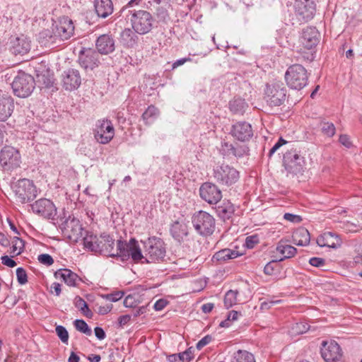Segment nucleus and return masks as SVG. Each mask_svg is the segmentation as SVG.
<instances>
[{
  "label": "nucleus",
  "instance_id": "11",
  "mask_svg": "<svg viewBox=\"0 0 362 362\" xmlns=\"http://www.w3.org/2000/svg\"><path fill=\"white\" fill-rule=\"evenodd\" d=\"M21 155L12 146H4L0 151V164L4 171H10L20 167Z\"/></svg>",
  "mask_w": 362,
  "mask_h": 362
},
{
  "label": "nucleus",
  "instance_id": "63",
  "mask_svg": "<svg viewBox=\"0 0 362 362\" xmlns=\"http://www.w3.org/2000/svg\"><path fill=\"white\" fill-rule=\"evenodd\" d=\"M168 304L167 300L164 299L158 300L153 305V308L156 310L160 311L162 310Z\"/></svg>",
  "mask_w": 362,
  "mask_h": 362
},
{
  "label": "nucleus",
  "instance_id": "54",
  "mask_svg": "<svg viewBox=\"0 0 362 362\" xmlns=\"http://www.w3.org/2000/svg\"><path fill=\"white\" fill-rule=\"evenodd\" d=\"M355 251L356 255L354 257V262L356 264H362V243L356 245Z\"/></svg>",
  "mask_w": 362,
  "mask_h": 362
},
{
  "label": "nucleus",
  "instance_id": "60",
  "mask_svg": "<svg viewBox=\"0 0 362 362\" xmlns=\"http://www.w3.org/2000/svg\"><path fill=\"white\" fill-rule=\"evenodd\" d=\"M286 144V141H285L283 138H280L279 141L274 145V146L270 149L269 156H272L281 146Z\"/></svg>",
  "mask_w": 362,
  "mask_h": 362
},
{
  "label": "nucleus",
  "instance_id": "62",
  "mask_svg": "<svg viewBox=\"0 0 362 362\" xmlns=\"http://www.w3.org/2000/svg\"><path fill=\"white\" fill-rule=\"evenodd\" d=\"M339 141L342 145H344L346 148H350L352 146V143L350 141V138L346 134L340 135Z\"/></svg>",
  "mask_w": 362,
  "mask_h": 362
},
{
  "label": "nucleus",
  "instance_id": "49",
  "mask_svg": "<svg viewBox=\"0 0 362 362\" xmlns=\"http://www.w3.org/2000/svg\"><path fill=\"white\" fill-rule=\"evenodd\" d=\"M16 276L18 282L21 285H23L28 281V276L25 270L22 267H18L16 269Z\"/></svg>",
  "mask_w": 362,
  "mask_h": 362
},
{
  "label": "nucleus",
  "instance_id": "15",
  "mask_svg": "<svg viewBox=\"0 0 362 362\" xmlns=\"http://www.w3.org/2000/svg\"><path fill=\"white\" fill-rule=\"evenodd\" d=\"M33 211L47 219H54L57 209L53 202L47 199H40L31 205Z\"/></svg>",
  "mask_w": 362,
  "mask_h": 362
},
{
  "label": "nucleus",
  "instance_id": "6",
  "mask_svg": "<svg viewBox=\"0 0 362 362\" xmlns=\"http://www.w3.org/2000/svg\"><path fill=\"white\" fill-rule=\"evenodd\" d=\"M192 222L196 231L201 235H210L215 230V219L206 211H199L195 213Z\"/></svg>",
  "mask_w": 362,
  "mask_h": 362
},
{
  "label": "nucleus",
  "instance_id": "5",
  "mask_svg": "<svg viewBox=\"0 0 362 362\" xmlns=\"http://www.w3.org/2000/svg\"><path fill=\"white\" fill-rule=\"evenodd\" d=\"M111 257L120 256L122 257H131L133 261L138 262L145 259V255L142 254L138 242L132 238L128 243L121 240L117 242V252L115 254H110Z\"/></svg>",
  "mask_w": 362,
  "mask_h": 362
},
{
  "label": "nucleus",
  "instance_id": "27",
  "mask_svg": "<svg viewBox=\"0 0 362 362\" xmlns=\"http://www.w3.org/2000/svg\"><path fill=\"white\" fill-rule=\"evenodd\" d=\"M96 48L98 52L107 54L115 50V40L111 35H102L96 40Z\"/></svg>",
  "mask_w": 362,
  "mask_h": 362
},
{
  "label": "nucleus",
  "instance_id": "45",
  "mask_svg": "<svg viewBox=\"0 0 362 362\" xmlns=\"http://www.w3.org/2000/svg\"><path fill=\"white\" fill-rule=\"evenodd\" d=\"M76 329L87 335L91 334V330L83 320H76L74 322Z\"/></svg>",
  "mask_w": 362,
  "mask_h": 362
},
{
  "label": "nucleus",
  "instance_id": "29",
  "mask_svg": "<svg viewBox=\"0 0 362 362\" xmlns=\"http://www.w3.org/2000/svg\"><path fill=\"white\" fill-rule=\"evenodd\" d=\"M310 236L308 230L305 228H299L292 235V242L298 246H305L310 243Z\"/></svg>",
  "mask_w": 362,
  "mask_h": 362
},
{
  "label": "nucleus",
  "instance_id": "50",
  "mask_svg": "<svg viewBox=\"0 0 362 362\" xmlns=\"http://www.w3.org/2000/svg\"><path fill=\"white\" fill-rule=\"evenodd\" d=\"M123 296L124 293L122 291H116L112 293L103 295V298L110 302H117L120 300Z\"/></svg>",
  "mask_w": 362,
  "mask_h": 362
},
{
  "label": "nucleus",
  "instance_id": "21",
  "mask_svg": "<svg viewBox=\"0 0 362 362\" xmlns=\"http://www.w3.org/2000/svg\"><path fill=\"white\" fill-rule=\"evenodd\" d=\"M74 32V26L71 20L67 17H64L56 25L55 33L57 38L62 40L69 39Z\"/></svg>",
  "mask_w": 362,
  "mask_h": 362
},
{
  "label": "nucleus",
  "instance_id": "56",
  "mask_svg": "<svg viewBox=\"0 0 362 362\" xmlns=\"http://www.w3.org/2000/svg\"><path fill=\"white\" fill-rule=\"evenodd\" d=\"M258 242L259 238L256 235L248 236L245 239V245L247 248H253Z\"/></svg>",
  "mask_w": 362,
  "mask_h": 362
},
{
  "label": "nucleus",
  "instance_id": "34",
  "mask_svg": "<svg viewBox=\"0 0 362 362\" xmlns=\"http://www.w3.org/2000/svg\"><path fill=\"white\" fill-rule=\"evenodd\" d=\"M247 107V103L242 98H235L229 103L230 110L235 115H243Z\"/></svg>",
  "mask_w": 362,
  "mask_h": 362
},
{
  "label": "nucleus",
  "instance_id": "2",
  "mask_svg": "<svg viewBox=\"0 0 362 362\" xmlns=\"http://www.w3.org/2000/svg\"><path fill=\"white\" fill-rule=\"evenodd\" d=\"M287 89L281 81H275L266 84L264 90V100L270 107H279L286 99Z\"/></svg>",
  "mask_w": 362,
  "mask_h": 362
},
{
  "label": "nucleus",
  "instance_id": "3",
  "mask_svg": "<svg viewBox=\"0 0 362 362\" xmlns=\"http://www.w3.org/2000/svg\"><path fill=\"white\" fill-rule=\"evenodd\" d=\"M285 80L289 88L299 90L307 86L308 74L303 66L298 64H293L286 71Z\"/></svg>",
  "mask_w": 362,
  "mask_h": 362
},
{
  "label": "nucleus",
  "instance_id": "46",
  "mask_svg": "<svg viewBox=\"0 0 362 362\" xmlns=\"http://www.w3.org/2000/svg\"><path fill=\"white\" fill-rule=\"evenodd\" d=\"M56 333L59 338L61 339V341L67 344L68 340H69V333L66 330V329L62 325H58L56 327Z\"/></svg>",
  "mask_w": 362,
  "mask_h": 362
},
{
  "label": "nucleus",
  "instance_id": "47",
  "mask_svg": "<svg viewBox=\"0 0 362 362\" xmlns=\"http://www.w3.org/2000/svg\"><path fill=\"white\" fill-rule=\"evenodd\" d=\"M233 148L234 146L232 144L223 141L221 143V148L220 151L223 156H232Z\"/></svg>",
  "mask_w": 362,
  "mask_h": 362
},
{
  "label": "nucleus",
  "instance_id": "51",
  "mask_svg": "<svg viewBox=\"0 0 362 362\" xmlns=\"http://www.w3.org/2000/svg\"><path fill=\"white\" fill-rule=\"evenodd\" d=\"M193 349L192 347L189 348L186 351L180 353L178 356L180 359L183 362H189L194 357Z\"/></svg>",
  "mask_w": 362,
  "mask_h": 362
},
{
  "label": "nucleus",
  "instance_id": "25",
  "mask_svg": "<svg viewBox=\"0 0 362 362\" xmlns=\"http://www.w3.org/2000/svg\"><path fill=\"white\" fill-rule=\"evenodd\" d=\"M56 279H61L69 286H77L81 281V278L69 269H59L54 273Z\"/></svg>",
  "mask_w": 362,
  "mask_h": 362
},
{
  "label": "nucleus",
  "instance_id": "32",
  "mask_svg": "<svg viewBox=\"0 0 362 362\" xmlns=\"http://www.w3.org/2000/svg\"><path fill=\"white\" fill-rule=\"evenodd\" d=\"M235 211V206L229 201H224L216 207L218 216L224 221L231 218Z\"/></svg>",
  "mask_w": 362,
  "mask_h": 362
},
{
  "label": "nucleus",
  "instance_id": "26",
  "mask_svg": "<svg viewBox=\"0 0 362 362\" xmlns=\"http://www.w3.org/2000/svg\"><path fill=\"white\" fill-rule=\"evenodd\" d=\"M317 243L321 247L337 248L341 245V240L334 233L325 232L317 237Z\"/></svg>",
  "mask_w": 362,
  "mask_h": 362
},
{
  "label": "nucleus",
  "instance_id": "61",
  "mask_svg": "<svg viewBox=\"0 0 362 362\" xmlns=\"http://www.w3.org/2000/svg\"><path fill=\"white\" fill-rule=\"evenodd\" d=\"M1 263L8 267H14L16 265V262L11 259L8 256L4 255L1 257Z\"/></svg>",
  "mask_w": 362,
  "mask_h": 362
},
{
  "label": "nucleus",
  "instance_id": "41",
  "mask_svg": "<svg viewBox=\"0 0 362 362\" xmlns=\"http://www.w3.org/2000/svg\"><path fill=\"white\" fill-rule=\"evenodd\" d=\"M121 37L127 46L132 47L136 43L135 37L136 36L131 29H124L121 34Z\"/></svg>",
  "mask_w": 362,
  "mask_h": 362
},
{
  "label": "nucleus",
  "instance_id": "44",
  "mask_svg": "<svg viewBox=\"0 0 362 362\" xmlns=\"http://www.w3.org/2000/svg\"><path fill=\"white\" fill-rule=\"evenodd\" d=\"M74 305L78 308L85 315L88 316L90 313L88 309L87 303L80 296H76L74 299Z\"/></svg>",
  "mask_w": 362,
  "mask_h": 362
},
{
  "label": "nucleus",
  "instance_id": "35",
  "mask_svg": "<svg viewBox=\"0 0 362 362\" xmlns=\"http://www.w3.org/2000/svg\"><path fill=\"white\" fill-rule=\"evenodd\" d=\"M57 37L56 33L52 35V32L49 30H44L39 34V42L45 47H50L56 43Z\"/></svg>",
  "mask_w": 362,
  "mask_h": 362
},
{
  "label": "nucleus",
  "instance_id": "59",
  "mask_svg": "<svg viewBox=\"0 0 362 362\" xmlns=\"http://www.w3.org/2000/svg\"><path fill=\"white\" fill-rule=\"evenodd\" d=\"M309 262L312 266L316 267H323L325 264V260L320 257H312L310 259Z\"/></svg>",
  "mask_w": 362,
  "mask_h": 362
},
{
  "label": "nucleus",
  "instance_id": "14",
  "mask_svg": "<svg viewBox=\"0 0 362 362\" xmlns=\"http://www.w3.org/2000/svg\"><path fill=\"white\" fill-rule=\"evenodd\" d=\"M63 233L72 242H78L83 236V228L80 221L69 216L62 224Z\"/></svg>",
  "mask_w": 362,
  "mask_h": 362
},
{
  "label": "nucleus",
  "instance_id": "37",
  "mask_svg": "<svg viewBox=\"0 0 362 362\" xmlns=\"http://www.w3.org/2000/svg\"><path fill=\"white\" fill-rule=\"evenodd\" d=\"M159 111L157 107L153 105L149 106L143 113L142 118L145 123L148 125L151 124L155 119L158 116Z\"/></svg>",
  "mask_w": 362,
  "mask_h": 362
},
{
  "label": "nucleus",
  "instance_id": "19",
  "mask_svg": "<svg viewBox=\"0 0 362 362\" xmlns=\"http://www.w3.org/2000/svg\"><path fill=\"white\" fill-rule=\"evenodd\" d=\"M62 83L66 90L77 89L81 83L79 71L75 69H68L62 74Z\"/></svg>",
  "mask_w": 362,
  "mask_h": 362
},
{
  "label": "nucleus",
  "instance_id": "22",
  "mask_svg": "<svg viewBox=\"0 0 362 362\" xmlns=\"http://www.w3.org/2000/svg\"><path fill=\"white\" fill-rule=\"evenodd\" d=\"M319 37L320 33L315 28L307 27L303 30L300 42L305 48L311 49L318 44Z\"/></svg>",
  "mask_w": 362,
  "mask_h": 362
},
{
  "label": "nucleus",
  "instance_id": "30",
  "mask_svg": "<svg viewBox=\"0 0 362 362\" xmlns=\"http://www.w3.org/2000/svg\"><path fill=\"white\" fill-rule=\"evenodd\" d=\"M14 108L13 100L11 98H0V121H6L12 114Z\"/></svg>",
  "mask_w": 362,
  "mask_h": 362
},
{
  "label": "nucleus",
  "instance_id": "40",
  "mask_svg": "<svg viewBox=\"0 0 362 362\" xmlns=\"http://www.w3.org/2000/svg\"><path fill=\"white\" fill-rule=\"evenodd\" d=\"M238 292L237 291L229 290L226 292L224 297V305L228 309L233 305H235L238 302L237 296Z\"/></svg>",
  "mask_w": 362,
  "mask_h": 362
},
{
  "label": "nucleus",
  "instance_id": "52",
  "mask_svg": "<svg viewBox=\"0 0 362 362\" xmlns=\"http://www.w3.org/2000/svg\"><path fill=\"white\" fill-rule=\"evenodd\" d=\"M156 15L159 21H165L168 18L167 9L163 6H158L156 11Z\"/></svg>",
  "mask_w": 362,
  "mask_h": 362
},
{
  "label": "nucleus",
  "instance_id": "39",
  "mask_svg": "<svg viewBox=\"0 0 362 362\" xmlns=\"http://www.w3.org/2000/svg\"><path fill=\"white\" fill-rule=\"evenodd\" d=\"M171 233L175 238H182L187 235V226L185 224L175 222L172 226Z\"/></svg>",
  "mask_w": 362,
  "mask_h": 362
},
{
  "label": "nucleus",
  "instance_id": "36",
  "mask_svg": "<svg viewBox=\"0 0 362 362\" xmlns=\"http://www.w3.org/2000/svg\"><path fill=\"white\" fill-rule=\"evenodd\" d=\"M232 362H256L254 356L244 350H238L234 354Z\"/></svg>",
  "mask_w": 362,
  "mask_h": 362
},
{
  "label": "nucleus",
  "instance_id": "42",
  "mask_svg": "<svg viewBox=\"0 0 362 362\" xmlns=\"http://www.w3.org/2000/svg\"><path fill=\"white\" fill-rule=\"evenodd\" d=\"M309 329L310 326L308 323L300 322L292 326L291 332L292 334H302L305 333Z\"/></svg>",
  "mask_w": 362,
  "mask_h": 362
},
{
  "label": "nucleus",
  "instance_id": "53",
  "mask_svg": "<svg viewBox=\"0 0 362 362\" xmlns=\"http://www.w3.org/2000/svg\"><path fill=\"white\" fill-rule=\"evenodd\" d=\"M38 261L46 266H50L54 263V259L49 254H42L37 257Z\"/></svg>",
  "mask_w": 362,
  "mask_h": 362
},
{
  "label": "nucleus",
  "instance_id": "28",
  "mask_svg": "<svg viewBox=\"0 0 362 362\" xmlns=\"http://www.w3.org/2000/svg\"><path fill=\"white\" fill-rule=\"evenodd\" d=\"M95 9L99 17L105 18L113 12V4L111 0H95Z\"/></svg>",
  "mask_w": 362,
  "mask_h": 362
},
{
  "label": "nucleus",
  "instance_id": "33",
  "mask_svg": "<svg viewBox=\"0 0 362 362\" xmlns=\"http://www.w3.org/2000/svg\"><path fill=\"white\" fill-rule=\"evenodd\" d=\"M238 256L237 251L226 248L216 252L212 257L214 262H223L228 259L236 258Z\"/></svg>",
  "mask_w": 362,
  "mask_h": 362
},
{
  "label": "nucleus",
  "instance_id": "4",
  "mask_svg": "<svg viewBox=\"0 0 362 362\" xmlns=\"http://www.w3.org/2000/svg\"><path fill=\"white\" fill-rule=\"evenodd\" d=\"M141 243L144 245L145 259L147 262H156L163 259L166 251L164 243L160 238L152 237Z\"/></svg>",
  "mask_w": 362,
  "mask_h": 362
},
{
  "label": "nucleus",
  "instance_id": "55",
  "mask_svg": "<svg viewBox=\"0 0 362 362\" xmlns=\"http://www.w3.org/2000/svg\"><path fill=\"white\" fill-rule=\"evenodd\" d=\"M277 262L278 260H272L268 262L264 268V274L267 275H272L274 272L275 267H276Z\"/></svg>",
  "mask_w": 362,
  "mask_h": 362
},
{
  "label": "nucleus",
  "instance_id": "23",
  "mask_svg": "<svg viewBox=\"0 0 362 362\" xmlns=\"http://www.w3.org/2000/svg\"><path fill=\"white\" fill-rule=\"evenodd\" d=\"M214 178L218 181H233L239 178V172L228 165H222L214 170Z\"/></svg>",
  "mask_w": 362,
  "mask_h": 362
},
{
  "label": "nucleus",
  "instance_id": "48",
  "mask_svg": "<svg viewBox=\"0 0 362 362\" xmlns=\"http://www.w3.org/2000/svg\"><path fill=\"white\" fill-rule=\"evenodd\" d=\"M239 315H240V313H239L237 311H235V310L230 311L228 313L227 319L224 321H222L220 323V326L223 327H228L230 325V322L236 320L238 319Z\"/></svg>",
  "mask_w": 362,
  "mask_h": 362
},
{
  "label": "nucleus",
  "instance_id": "9",
  "mask_svg": "<svg viewBox=\"0 0 362 362\" xmlns=\"http://www.w3.org/2000/svg\"><path fill=\"white\" fill-rule=\"evenodd\" d=\"M33 77L24 72H19L12 83L14 94L19 98L29 96L35 88Z\"/></svg>",
  "mask_w": 362,
  "mask_h": 362
},
{
  "label": "nucleus",
  "instance_id": "13",
  "mask_svg": "<svg viewBox=\"0 0 362 362\" xmlns=\"http://www.w3.org/2000/svg\"><path fill=\"white\" fill-rule=\"evenodd\" d=\"M115 129L108 119L98 120L94 129V137L102 144H108L114 137Z\"/></svg>",
  "mask_w": 362,
  "mask_h": 362
},
{
  "label": "nucleus",
  "instance_id": "1",
  "mask_svg": "<svg viewBox=\"0 0 362 362\" xmlns=\"http://www.w3.org/2000/svg\"><path fill=\"white\" fill-rule=\"evenodd\" d=\"M84 247L95 252H112L114 245V240L107 234H102L100 237L93 235L92 233H87L83 238Z\"/></svg>",
  "mask_w": 362,
  "mask_h": 362
},
{
  "label": "nucleus",
  "instance_id": "17",
  "mask_svg": "<svg viewBox=\"0 0 362 362\" xmlns=\"http://www.w3.org/2000/svg\"><path fill=\"white\" fill-rule=\"evenodd\" d=\"M199 194L210 204H217L222 198L221 190L213 182H203L199 188Z\"/></svg>",
  "mask_w": 362,
  "mask_h": 362
},
{
  "label": "nucleus",
  "instance_id": "38",
  "mask_svg": "<svg viewBox=\"0 0 362 362\" xmlns=\"http://www.w3.org/2000/svg\"><path fill=\"white\" fill-rule=\"evenodd\" d=\"M11 245V254H12L13 256L19 255L23 252L24 249V241L21 238L18 237L13 238Z\"/></svg>",
  "mask_w": 362,
  "mask_h": 362
},
{
  "label": "nucleus",
  "instance_id": "31",
  "mask_svg": "<svg viewBox=\"0 0 362 362\" xmlns=\"http://www.w3.org/2000/svg\"><path fill=\"white\" fill-rule=\"evenodd\" d=\"M276 251L281 257L279 262H281L285 259L293 257L296 255L297 250L293 246L286 244L283 240H280L276 247Z\"/></svg>",
  "mask_w": 362,
  "mask_h": 362
},
{
  "label": "nucleus",
  "instance_id": "24",
  "mask_svg": "<svg viewBox=\"0 0 362 362\" xmlns=\"http://www.w3.org/2000/svg\"><path fill=\"white\" fill-rule=\"evenodd\" d=\"M10 43V50L15 55L25 54L30 49V41L24 35L11 39Z\"/></svg>",
  "mask_w": 362,
  "mask_h": 362
},
{
  "label": "nucleus",
  "instance_id": "18",
  "mask_svg": "<svg viewBox=\"0 0 362 362\" xmlns=\"http://www.w3.org/2000/svg\"><path fill=\"white\" fill-rule=\"evenodd\" d=\"M321 356L326 362H337L342 356L339 345L334 341H323L321 347Z\"/></svg>",
  "mask_w": 362,
  "mask_h": 362
},
{
  "label": "nucleus",
  "instance_id": "64",
  "mask_svg": "<svg viewBox=\"0 0 362 362\" xmlns=\"http://www.w3.org/2000/svg\"><path fill=\"white\" fill-rule=\"evenodd\" d=\"M245 153V149L240 146H234L232 156L235 157H241Z\"/></svg>",
  "mask_w": 362,
  "mask_h": 362
},
{
  "label": "nucleus",
  "instance_id": "43",
  "mask_svg": "<svg viewBox=\"0 0 362 362\" xmlns=\"http://www.w3.org/2000/svg\"><path fill=\"white\" fill-rule=\"evenodd\" d=\"M320 127L324 134L327 136L332 137L335 134V127L333 123L322 121L320 122Z\"/></svg>",
  "mask_w": 362,
  "mask_h": 362
},
{
  "label": "nucleus",
  "instance_id": "7",
  "mask_svg": "<svg viewBox=\"0 0 362 362\" xmlns=\"http://www.w3.org/2000/svg\"><path fill=\"white\" fill-rule=\"evenodd\" d=\"M130 21L133 30L140 35L148 33L152 30L154 23L152 15L143 10L134 12L131 16Z\"/></svg>",
  "mask_w": 362,
  "mask_h": 362
},
{
  "label": "nucleus",
  "instance_id": "20",
  "mask_svg": "<svg viewBox=\"0 0 362 362\" xmlns=\"http://www.w3.org/2000/svg\"><path fill=\"white\" fill-rule=\"evenodd\" d=\"M230 134L236 139L245 141L253 136L252 126L247 122H238L232 126Z\"/></svg>",
  "mask_w": 362,
  "mask_h": 362
},
{
  "label": "nucleus",
  "instance_id": "58",
  "mask_svg": "<svg viewBox=\"0 0 362 362\" xmlns=\"http://www.w3.org/2000/svg\"><path fill=\"white\" fill-rule=\"evenodd\" d=\"M212 340V337L210 335H206L199 340L197 344V349L200 350L206 345L209 344Z\"/></svg>",
  "mask_w": 362,
  "mask_h": 362
},
{
  "label": "nucleus",
  "instance_id": "57",
  "mask_svg": "<svg viewBox=\"0 0 362 362\" xmlns=\"http://www.w3.org/2000/svg\"><path fill=\"white\" fill-rule=\"evenodd\" d=\"M284 218L292 223H300L302 221V218L300 216L290 213H286L284 215Z\"/></svg>",
  "mask_w": 362,
  "mask_h": 362
},
{
  "label": "nucleus",
  "instance_id": "16",
  "mask_svg": "<svg viewBox=\"0 0 362 362\" xmlns=\"http://www.w3.org/2000/svg\"><path fill=\"white\" fill-rule=\"evenodd\" d=\"M99 53L91 48H83L78 54V62L84 69L93 70L100 64Z\"/></svg>",
  "mask_w": 362,
  "mask_h": 362
},
{
  "label": "nucleus",
  "instance_id": "10",
  "mask_svg": "<svg viewBox=\"0 0 362 362\" xmlns=\"http://www.w3.org/2000/svg\"><path fill=\"white\" fill-rule=\"evenodd\" d=\"M284 164L288 173L298 176L304 172L305 161L296 150H291L284 154Z\"/></svg>",
  "mask_w": 362,
  "mask_h": 362
},
{
  "label": "nucleus",
  "instance_id": "8",
  "mask_svg": "<svg viewBox=\"0 0 362 362\" xmlns=\"http://www.w3.org/2000/svg\"><path fill=\"white\" fill-rule=\"evenodd\" d=\"M9 186L16 200L22 204L33 200L38 194L37 188L33 182H9Z\"/></svg>",
  "mask_w": 362,
  "mask_h": 362
},
{
  "label": "nucleus",
  "instance_id": "12",
  "mask_svg": "<svg viewBox=\"0 0 362 362\" xmlns=\"http://www.w3.org/2000/svg\"><path fill=\"white\" fill-rule=\"evenodd\" d=\"M295 16L297 23L301 24L311 20L315 13V4L313 0H296Z\"/></svg>",
  "mask_w": 362,
  "mask_h": 362
}]
</instances>
